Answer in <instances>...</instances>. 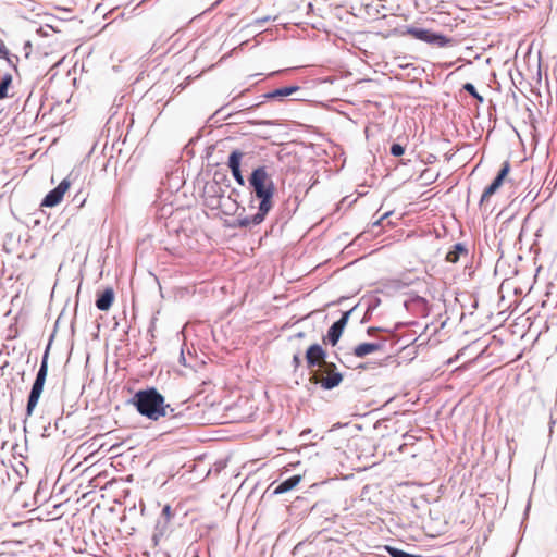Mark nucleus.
<instances>
[{"instance_id": "obj_1", "label": "nucleus", "mask_w": 557, "mask_h": 557, "mask_svg": "<svg viewBox=\"0 0 557 557\" xmlns=\"http://www.w3.org/2000/svg\"><path fill=\"white\" fill-rule=\"evenodd\" d=\"M249 184L258 199H260L256 222H262L265 215L273 208V197L275 193L274 183L265 166L255 169L249 177Z\"/></svg>"}, {"instance_id": "obj_2", "label": "nucleus", "mask_w": 557, "mask_h": 557, "mask_svg": "<svg viewBox=\"0 0 557 557\" xmlns=\"http://www.w3.org/2000/svg\"><path fill=\"white\" fill-rule=\"evenodd\" d=\"M134 404L140 414L151 420L165 416L164 397L154 388L137 392Z\"/></svg>"}, {"instance_id": "obj_3", "label": "nucleus", "mask_w": 557, "mask_h": 557, "mask_svg": "<svg viewBox=\"0 0 557 557\" xmlns=\"http://www.w3.org/2000/svg\"><path fill=\"white\" fill-rule=\"evenodd\" d=\"M47 373H48V351H46L44 355L39 371L36 375L35 382L33 384V387H32V391H30V394L28 397L27 407H26V416L27 417H30L33 414L34 409L36 408V406L38 404V400H39L40 395L44 389Z\"/></svg>"}, {"instance_id": "obj_4", "label": "nucleus", "mask_w": 557, "mask_h": 557, "mask_svg": "<svg viewBox=\"0 0 557 557\" xmlns=\"http://www.w3.org/2000/svg\"><path fill=\"white\" fill-rule=\"evenodd\" d=\"M511 165L510 162L507 160L503 163L499 172L497 173L496 177L493 180V182L486 186L481 195L480 198V206L487 205L494 194L500 188V186L504 184L505 181L508 180V175L510 173Z\"/></svg>"}, {"instance_id": "obj_5", "label": "nucleus", "mask_w": 557, "mask_h": 557, "mask_svg": "<svg viewBox=\"0 0 557 557\" xmlns=\"http://www.w3.org/2000/svg\"><path fill=\"white\" fill-rule=\"evenodd\" d=\"M323 368L324 375L321 377L313 375L311 380L315 383H320L321 386L325 389H331L339 385L343 376L339 372L336 371V366L334 363H326L323 366Z\"/></svg>"}, {"instance_id": "obj_6", "label": "nucleus", "mask_w": 557, "mask_h": 557, "mask_svg": "<svg viewBox=\"0 0 557 557\" xmlns=\"http://www.w3.org/2000/svg\"><path fill=\"white\" fill-rule=\"evenodd\" d=\"M405 34L429 44H438L441 46H444L447 42L445 36L432 33L428 29L408 27L405 30Z\"/></svg>"}, {"instance_id": "obj_7", "label": "nucleus", "mask_w": 557, "mask_h": 557, "mask_svg": "<svg viewBox=\"0 0 557 557\" xmlns=\"http://www.w3.org/2000/svg\"><path fill=\"white\" fill-rule=\"evenodd\" d=\"M71 182L67 178H64L54 189L49 191L47 196L44 198L41 206L52 208L59 205L65 193L70 189Z\"/></svg>"}, {"instance_id": "obj_8", "label": "nucleus", "mask_w": 557, "mask_h": 557, "mask_svg": "<svg viewBox=\"0 0 557 557\" xmlns=\"http://www.w3.org/2000/svg\"><path fill=\"white\" fill-rule=\"evenodd\" d=\"M306 360L308 368L323 367L327 363L325 362V351L318 344L309 346L306 351Z\"/></svg>"}, {"instance_id": "obj_9", "label": "nucleus", "mask_w": 557, "mask_h": 557, "mask_svg": "<svg viewBox=\"0 0 557 557\" xmlns=\"http://www.w3.org/2000/svg\"><path fill=\"white\" fill-rule=\"evenodd\" d=\"M243 156H244V153L242 151L234 150L230 154L228 162H227V165L231 169L232 174H233L235 181L240 186L245 185V180H244V176H243L242 171H240V162H242Z\"/></svg>"}, {"instance_id": "obj_10", "label": "nucleus", "mask_w": 557, "mask_h": 557, "mask_svg": "<svg viewBox=\"0 0 557 557\" xmlns=\"http://www.w3.org/2000/svg\"><path fill=\"white\" fill-rule=\"evenodd\" d=\"M115 299V293L112 287H107L104 290L97 293L96 307L100 311H108Z\"/></svg>"}, {"instance_id": "obj_11", "label": "nucleus", "mask_w": 557, "mask_h": 557, "mask_svg": "<svg viewBox=\"0 0 557 557\" xmlns=\"http://www.w3.org/2000/svg\"><path fill=\"white\" fill-rule=\"evenodd\" d=\"M349 312H346L342 315V318L333 323L327 332V339L334 346L337 344L339 337L343 334V331L347 324Z\"/></svg>"}, {"instance_id": "obj_12", "label": "nucleus", "mask_w": 557, "mask_h": 557, "mask_svg": "<svg viewBox=\"0 0 557 557\" xmlns=\"http://www.w3.org/2000/svg\"><path fill=\"white\" fill-rule=\"evenodd\" d=\"M384 342L377 343H361L354 348V355L358 358H363L367 355L383 350Z\"/></svg>"}, {"instance_id": "obj_13", "label": "nucleus", "mask_w": 557, "mask_h": 557, "mask_svg": "<svg viewBox=\"0 0 557 557\" xmlns=\"http://www.w3.org/2000/svg\"><path fill=\"white\" fill-rule=\"evenodd\" d=\"M300 481H301V475H294V476L285 480L281 484H278L275 487V490L273 491V493L276 495L286 493V492L293 490L294 487H296Z\"/></svg>"}, {"instance_id": "obj_14", "label": "nucleus", "mask_w": 557, "mask_h": 557, "mask_svg": "<svg viewBox=\"0 0 557 557\" xmlns=\"http://www.w3.org/2000/svg\"><path fill=\"white\" fill-rule=\"evenodd\" d=\"M467 250L461 244H456L450 251L446 255V261L450 263H456L459 261L460 256L466 253Z\"/></svg>"}, {"instance_id": "obj_15", "label": "nucleus", "mask_w": 557, "mask_h": 557, "mask_svg": "<svg viewBox=\"0 0 557 557\" xmlns=\"http://www.w3.org/2000/svg\"><path fill=\"white\" fill-rule=\"evenodd\" d=\"M12 75L11 74H5L3 75L1 82H0V100L4 99L8 97V89L9 87L12 85Z\"/></svg>"}, {"instance_id": "obj_16", "label": "nucleus", "mask_w": 557, "mask_h": 557, "mask_svg": "<svg viewBox=\"0 0 557 557\" xmlns=\"http://www.w3.org/2000/svg\"><path fill=\"white\" fill-rule=\"evenodd\" d=\"M297 89H298V87H296V86L278 88V89H275L273 92L269 94V97H271V98L287 97V96H290L293 92H295Z\"/></svg>"}, {"instance_id": "obj_17", "label": "nucleus", "mask_w": 557, "mask_h": 557, "mask_svg": "<svg viewBox=\"0 0 557 557\" xmlns=\"http://www.w3.org/2000/svg\"><path fill=\"white\" fill-rule=\"evenodd\" d=\"M386 550L389 553V555L392 557H421V556L412 555V554L406 553L401 549L391 547V546H387Z\"/></svg>"}, {"instance_id": "obj_18", "label": "nucleus", "mask_w": 557, "mask_h": 557, "mask_svg": "<svg viewBox=\"0 0 557 557\" xmlns=\"http://www.w3.org/2000/svg\"><path fill=\"white\" fill-rule=\"evenodd\" d=\"M405 152V149L401 145L399 144H393L392 147H391V153L394 156V157H400L403 156Z\"/></svg>"}, {"instance_id": "obj_19", "label": "nucleus", "mask_w": 557, "mask_h": 557, "mask_svg": "<svg viewBox=\"0 0 557 557\" xmlns=\"http://www.w3.org/2000/svg\"><path fill=\"white\" fill-rule=\"evenodd\" d=\"M255 219H256V214L253 216H251V218L242 219V220L238 221V225L239 226H248L250 224L257 225V224L261 223V222H256Z\"/></svg>"}, {"instance_id": "obj_20", "label": "nucleus", "mask_w": 557, "mask_h": 557, "mask_svg": "<svg viewBox=\"0 0 557 557\" xmlns=\"http://www.w3.org/2000/svg\"><path fill=\"white\" fill-rule=\"evenodd\" d=\"M162 516L165 518L166 522H169L173 517V511L170 505H165L162 509Z\"/></svg>"}, {"instance_id": "obj_21", "label": "nucleus", "mask_w": 557, "mask_h": 557, "mask_svg": "<svg viewBox=\"0 0 557 557\" xmlns=\"http://www.w3.org/2000/svg\"><path fill=\"white\" fill-rule=\"evenodd\" d=\"M301 364V358H300V355L299 352L295 354L293 356V366L295 369H298Z\"/></svg>"}, {"instance_id": "obj_22", "label": "nucleus", "mask_w": 557, "mask_h": 557, "mask_svg": "<svg viewBox=\"0 0 557 557\" xmlns=\"http://www.w3.org/2000/svg\"><path fill=\"white\" fill-rule=\"evenodd\" d=\"M463 89H465L466 91H468V92H469L470 95H472V96H473V95H475V92H476L475 87H474L471 83H467V84H465V85H463Z\"/></svg>"}, {"instance_id": "obj_23", "label": "nucleus", "mask_w": 557, "mask_h": 557, "mask_svg": "<svg viewBox=\"0 0 557 557\" xmlns=\"http://www.w3.org/2000/svg\"><path fill=\"white\" fill-rule=\"evenodd\" d=\"M1 54H7V49H5L4 45H3V42L0 40V55Z\"/></svg>"}, {"instance_id": "obj_24", "label": "nucleus", "mask_w": 557, "mask_h": 557, "mask_svg": "<svg viewBox=\"0 0 557 557\" xmlns=\"http://www.w3.org/2000/svg\"><path fill=\"white\" fill-rule=\"evenodd\" d=\"M376 331H377V329H375V327H369L367 332L369 335H373Z\"/></svg>"}, {"instance_id": "obj_25", "label": "nucleus", "mask_w": 557, "mask_h": 557, "mask_svg": "<svg viewBox=\"0 0 557 557\" xmlns=\"http://www.w3.org/2000/svg\"><path fill=\"white\" fill-rule=\"evenodd\" d=\"M473 97H474L475 99H478V101L483 102V97H482V96H480L478 92H475V95H473Z\"/></svg>"}, {"instance_id": "obj_26", "label": "nucleus", "mask_w": 557, "mask_h": 557, "mask_svg": "<svg viewBox=\"0 0 557 557\" xmlns=\"http://www.w3.org/2000/svg\"><path fill=\"white\" fill-rule=\"evenodd\" d=\"M305 337V333L300 332V333H297L294 338H304Z\"/></svg>"}, {"instance_id": "obj_27", "label": "nucleus", "mask_w": 557, "mask_h": 557, "mask_svg": "<svg viewBox=\"0 0 557 557\" xmlns=\"http://www.w3.org/2000/svg\"><path fill=\"white\" fill-rule=\"evenodd\" d=\"M221 2V0H216V2L213 5H216Z\"/></svg>"}]
</instances>
